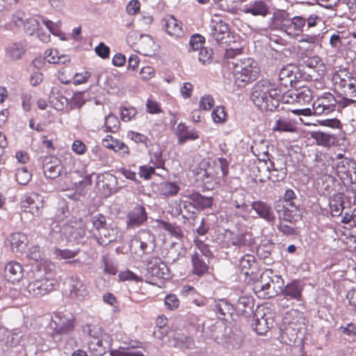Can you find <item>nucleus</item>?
<instances>
[{
	"label": "nucleus",
	"mask_w": 356,
	"mask_h": 356,
	"mask_svg": "<svg viewBox=\"0 0 356 356\" xmlns=\"http://www.w3.org/2000/svg\"><path fill=\"white\" fill-rule=\"evenodd\" d=\"M112 149L122 157H127L130 154L129 147L120 140L115 143Z\"/></svg>",
	"instance_id": "603ef678"
},
{
	"label": "nucleus",
	"mask_w": 356,
	"mask_h": 356,
	"mask_svg": "<svg viewBox=\"0 0 356 356\" xmlns=\"http://www.w3.org/2000/svg\"><path fill=\"white\" fill-rule=\"evenodd\" d=\"M150 163L153 164L154 168L165 169V160L163 158L162 152L160 151L154 152L151 156Z\"/></svg>",
	"instance_id": "de8ad7c7"
},
{
	"label": "nucleus",
	"mask_w": 356,
	"mask_h": 356,
	"mask_svg": "<svg viewBox=\"0 0 356 356\" xmlns=\"http://www.w3.org/2000/svg\"><path fill=\"white\" fill-rule=\"evenodd\" d=\"M306 24V19L302 16H295L286 21L285 31L289 35H298L302 32Z\"/></svg>",
	"instance_id": "393cba45"
},
{
	"label": "nucleus",
	"mask_w": 356,
	"mask_h": 356,
	"mask_svg": "<svg viewBox=\"0 0 356 356\" xmlns=\"http://www.w3.org/2000/svg\"><path fill=\"white\" fill-rule=\"evenodd\" d=\"M57 285V280L52 273H45L29 282L26 287L28 296L40 298L53 291Z\"/></svg>",
	"instance_id": "7ed1b4c3"
},
{
	"label": "nucleus",
	"mask_w": 356,
	"mask_h": 356,
	"mask_svg": "<svg viewBox=\"0 0 356 356\" xmlns=\"http://www.w3.org/2000/svg\"><path fill=\"white\" fill-rule=\"evenodd\" d=\"M334 90L343 96L356 97V78L346 69L339 70L332 76Z\"/></svg>",
	"instance_id": "20e7f679"
},
{
	"label": "nucleus",
	"mask_w": 356,
	"mask_h": 356,
	"mask_svg": "<svg viewBox=\"0 0 356 356\" xmlns=\"http://www.w3.org/2000/svg\"><path fill=\"white\" fill-rule=\"evenodd\" d=\"M274 273L270 269L264 270L253 286L256 296L261 299H269L276 296L277 291L273 286Z\"/></svg>",
	"instance_id": "423d86ee"
},
{
	"label": "nucleus",
	"mask_w": 356,
	"mask_h": 356,
	"mask_svg": "<svg viewBox=\"0 0 356 356\" xmlns=\"http://www.w3.org/2000/svg\"><path fill=\"white\" fill-rule=\"evenodd\" d=\"M147 270L152 277L158 279H165L168 273L166 264L162 262L159 258H156L154 264L152 262L149 263Z\"/></svg>",
	"instance_id": "c85d7f7f"
},
{
	"label": "nucleus",
	"mask_w": 356,
	"mask_h": 356,
	"mask_svg": "<svg viewBox=\"0 0 356 356\" xmlns=\"http://www.w3.org/2000/svg\"><path fill=\"white\" fill-rule=\"evenodd\" d=\"M337 100L330 92H325L313 103L314 113L317 115H327L337 108Z\"/></svg>",
	"instance_id": "6e6552de"
},
{
	"label": "nucleus",
	"mask_w": 356,
	"mask_h": 356,
	"mask_svg": "<svg viewBox=\"0 0 356 356\" xmlns=\"http://www.w3.org/2000/svg\"><path fill=\"white\" fill-rule=\"evenodd\" d=\"M119 278L121 281H134L136 282L143 281V278L140 276L136 275L129 270L120 272Z\"/></svg>",
	"instance_id": "3c124183"
},
{
	"label": "nucleus",
	"mask_w": 356,
	"mask_h": 356,
	"mask_svg": "<svg viewBox=\"0 0 356 356\" xmlns=\"http://www.w3.org/2000/svg\"><path fill=\"white\" fill-rule=\"evenodd\" d=\"M127 13L130 15H136L140 10V3L138 0L130 1L126 7Z\"/></svg>",
	"instance_id": "69168bd1"
},
{
	"label": "nucleus",
	"mask_w": 356,
	"mask_h": 356,
	"mask_svg": "<svg viewBox=\"0 0 356 356\" xmlns=\"http://www.w3.org/2000/svg\"><path fill=\"white\" fill-rule=\"evenodd\" d=\"M127 136L131 140L134 141L136 143H141L147 146V143L149 142V140L147 138V136L139 132L130 131L128 132Z\"/></svg>",
	"instance_id": "8fccbe9b"
},
{
	"label": "nucleus",
	"mask_w": 356,
	"mask_h": 356,
	"mask_svg": "<svg viewBox=\"0 0 356 356\" xmlns=\"http://www.w3.org/2000/svg\"><path fill=\"white\" fill-rule=\"evenodd\" d=\"M154 235L149 232L143 230L132 239L131 247H134L135 248L139 247V250L136 251V253L139 255L150 254L153 252L154 248Z\"/></svg>",
	"instance_id": "1a4fd4ad"
},
{
	"label": "nucleus",
	"mask_w": 356,
	"mask_h": 356,
	"mask_svg": "<svg viewBox=\"0 0 356 356\" xmlns=\"http://www.w3.org/2000/svg\"><path fill=\"white\" fill-rule=\"evenodd\" d=\"M79 252V250L72 251L68 249H56L55 254L62 259H69L75 257Z\"/></svg>",
	"instance_id": "13d9d810"
},
{
	"label": "nucleus",
	"mask_w": 356,
	"mask_h": 356,
	"mask_svg": "<svg viewBox=\"0 0 356 356\" xmlns=\"http://www.w3.org/2000/svg\"><path fill=\"white\" fill-rule=\"evenodd\" d=\"M230 243L232 245L241 247H252L254 243V240L252 236L248 234H235L232 236Z\"/></svg>",
	"instance_id": "72a5a7b5"
},
{
	"label": "nucleus",
	"mask_w": 356,
	"mask_h": 356,
	"mask_svg": "<svg viewBox=\"0 0 356 356\" xmlns=\"http://www.w3.org/2000/svg\"><path fill=\"white\" fill-rule=\"evenodd\" d=\"M86 235V229L83 227L72 228L70 232V237L74 241L79 242Z\"/></svg>",
	"instance_id": "338daca9"
},
{
	"label": "nucleus",
	"mask_w": 356,
	"mask_h": 356,
	"mask_svg": "<svg viewBox=\"0 0 356 356\" xmlns=\"http://www.w3.org/2000/svg\"><path fill=\"white\" fill-rule=\"evenodd\" d=\"M145 209L142 205L136 206L127 216V226L129 228L139 227L147 220Z\"/></svg>",
	"instance_id": "6ab92c4d"
},
{
	"label": "nucleus",
	"mask_w": 356,
	"mask_h": 356,
	"mask_svg": "<svg viewBox=\"0 0 356 356\" xmlns=\"http://www.w3.org/2000/svg\"><path fill=\"white\" fill-rule=\"evenodd\" d=\"M88 335L92 338V339L96 340L97 339H99L102 337L103 330L101 326L99 325H88Z\"/></svg>",
	"instance_id": "052dcab7"
},
{
	"label": "nucleus",
	"mask_w": 356,
	"mask_h": 356,
	"mask_svg": "<svg viewBox=\"0 0 356 356\" xmlns=\"http://www.w3.org/2000/svg\"><path fill=\"white\" fill-rule=\"evenodd\" d=\"M251 207L259 217L268 222H273L275 220V215L270 204L262 200H257L253 202Z\"/></svg>",
	"instance_id": "aec40b11"
},
{
	"label": "nucleus",
	"mask_w": 356,
	"mask_h": 356,
	"mask_svg": "<svg viewBox=\"0 0 356 356\" xmlns=\"http://www.w3.org/2000/svg\"><path fill=\"white\" fill-rule=\"evenodd\" d=\"M284 321L292 329H299L296 327L305 323L304 314L298 309H291L286 313Z\"/></svg>",
	"instance_id": "a878e982"
},
{
	"label": "nucleus",
	"mask_w": 356,
	"mask_h": 356,
	"mask_svg": "<svg viewBox=\"0 0 356 356\" xmlns=\"http://www.w3.org/2000/svg\"><path fill=\"white\" fill-rule=\"evenodd\" d=\"M213 105L214 100L209 95H204L200 99V108L202 110L209 111L213 106Z\"/></svg>",
	"instance_id": "0e129e2a"
},
{
	"label": "nucleus",
	"mask_w": 356,
	"mask_h": 356,
	"mask_svg": "<svg viewBox=\"0 0 356 356\" xmlns=\"http://www.w3.org/2000/svg\"><path fill=\"white\" fill-rule=\"evenodd\" d=\"M42 168L47 178L56 179L62 175L64 165L59 159L49 156L44 159Z\"/></svg>",
	"instance_id": "ddd939ff"
},
{
	"label": "nucleus",
	"mask_w": 356,
	"mask_h": 356,
	"mask_svg": "<svg viewBox=\"0 0 356 356\" xmlns=\"http://www.w3.org/2000/svg\"><path fill=\"white\" fill-rule=\"evenodd\" d=\"M63 56L58 55V51L56 49H48L45 51V60L49 63H58Z\"/></svg>",
	"instance_id": "4d7b16f0"
},
{
	"label": "nucleus",
	"mask_w": 356,
	"mask_h": 356,
	"mask_svg": "<svg viewBox=\"0 0 356 356\" xmlns=\"http://www.w3.org/2000/svg\"><path fill=\"white\" fill-rule=\"evenodd\" d=\"M256 266L255 257L252 254H247L244 255L240 260L239 268L241 272L245 275L252 273L250 271Z\"/></svg>",
	"instance_id": "c9c22d12"
},
{
	"label": "nucleus",
	"mask_w": 356,
	"mask_h": 356,
	"mask_svg": "<svg viewBox=\"0 0 356 356\" xmlns=\"http://www.w3.org/2000/svg\"><path fill=\"white\" fill-rule=\"evenodd\" d=\"M350 168L356 170V161L352 159L346 158L337 163L336 172L343 182H353L350 174ZM354 172H356V171H354Z\"/></svg>",
	"instance_id": "dca6fc26"
},
{
	"label": "nucleus",
	"mask_w": 356,
	"mask_h": 356,
	"mask_svg": "<svg viewBox=\"0 0 356 356\" xmlns=\"http://www.w3.org/2000/svg\"><path fill=\"white\" fill-rule=\"evenodd\" d=\"M296 76L288 67H283L279 72L277 83L268 79H261L254 86L251 95L254 104L261 111H275L282 98L290 90Z\"/></svg>",
	"instance_id": "f257e3e1"
},
{
	"label": "nucleus",
	"mask_w": 356,
	"mask_h": 356,
	"mask_svg": "<svg viewBox=\"0 0 356 356\" xmlns=\"http://www.w3.org/2000/svg\"><path fill=\"white\" fill-rule=\"evenodd\" d=\"M303 287L298 280H293L287 284L282 289V296L298 302L302 300Z\"/></svg>",
	"instance_id": "5701e85b"
},
{
	"label": "nucleus",
	"mask_w": 356,
	"mask_h": 356,
	"mask_svg": "<svg viewBox=\"0 0 356 356\" xmlns=\"http://www.w3.org/2000/svg\"><path fill=\"white\" fill-rule=\"evenodd\" d=\"M4 277L12 284L19 282L23 277L24 269L17 261H10L4 267Z\"/></svg>",
	"instance_id": "f3484780"
},
{
	"label": "nucleus",
	"mask_w": 356,
	"mask_h": 356,
	"mask_svg": "<svg viewBox=\"0 0 356 356\" xmlns=\"http://www.w3.org/2000/svg\"><path fill=\"white\" fill-rule=\"evenodd\" d=\"M195 245L198 248L202 255L210 257L212 255V252L210 250L208 245L205 244L202 241L196 238L194 239Z\"/></svg>",
	"instance_id": "e2e57ef3"
},
{
	"label": "nucleus",
	"mask_w": 356,
	"mask_h": 356,
	"mask_svg": "<svg viewBox=\"0 0 356 356\" xmlns=\"http://www.w3.org/2000/svg\"><path fill=\"white\" fill-rule=\"evenodd\" d=\"M40 23L35 17L27 19L24 23V29L26 31L32 35L35 31L39 29Z\"/></svg>",
	"instance_id": "09e8293b"
},
{
	"label": "nucleus",
	"mask_w": 356,
	"mask_h": 356,
	"mask_svg": "<svg viewBox=\"0 0 356 356\" xmlns=\"http://www.w3.org/2000/svg\"><path fill=\"white\" fill-rule=\"evenodd\" d=\"M110 343L104 346L102 339H92L88 342V349L95 356H102L104 355L109 348Z\"/></svg>",
	"instance_id": "f704fd0d"
},
{
	"label": "nucleus",
	"mask_w": 356,
	"mask_h": 356,
	"mask_svg": "<svg viewBox=\"0 0 356 356\" xmlns=\"http://www.w3.org/2000/svg\"><path fill=\"white\" fill-rule=\"evenodd\" d=\"M283 199L286 204L282 206V213H281L280 209L281 207L280 204L275 205L280 218L289 222H297L300 216L299 207L294 202L297 199L296 193L292 189H287L284 194Z\"/></svg>",
	"instance_id": "39448f33"
},
{
	"label": "nucleus",
	"mask_w": 356,
	"mask_h": 356,
	"mask_svg": "<svg viewBox=\"0 0 356 356\" xmlns=\"http://www.w3.org/2000/svg\"><path fill=\"white\" fill-rule=\"evenodd\" d=\"M273 129L277 131L293 132L295 131V127L290 120L286 118H280L276 120Z\"/></svg>",
	"instance_id": "ea45409f"
},
{
	"label": "nucleus",
	"mask_w": 356,
	"mask_h": 356,
	"mask_svg": "<svg viewBox=\"0 0 356 356\" xmlns=\"http://www.w3.org/2000/svg\"><path fill=\"white\" fill-rule=\"evenodd\" d=\"M353 97L343 96L339 100H337V107L339 108H344L348 106L356 107V100Z\"/></svg>",
	"instance_id": "774afa93"
},
{
	"label": "nucleus",
	"mask_w": 356,
	"mask_h": 356,
	"mask_svg": "<svg viewBox=\"0 0 356 356\" xmlns=\"http://www.w3.org/2000/svg\"><path fill=\"white\" fill-rule=\"evenodd\" d=\"M120 126V122L117 116L108 114L105 118L104 128L106 132H116Z\"/></svg>",
	"instance_id": "58836bf2"
},
{
	"label": "nucleus",
	"mask_w": 356,
	"mask_h": 356,
	"mask_svg": "<svg viewBox=\"0 0 356 356\" xmlns=\"http://www.w3.org/2000/svg\"><path fill=\"white\" fill-rule=\"evenodd\" d=\"M155 42L154 39L149 35H142L136 42L137 51L144 56H151L154 51Z\"/></svg>",
	"instance_id": "b1692460"
},
{
	"label": "nucleus",
	"mask_w": 356,
	"mask_h": 356,
	"mask_svg": "<svg viewBox=\"0 0 356 356\" xmlns=\"http://www.w3.org/2000/svg\"><path fill=\"white\" fill-rule=\"evenodd\" d=\"M191 262L193 266L192 273L198 277H201L209 271V264H207L202 256L197 252L194 253L191 257Z\"/></svg>",
	"instance_id": "c756f323"
},
{
	"label": "nucleus",
	"mask_w": 356,
	"mask_h": 356,
	"mask_svg": "<svg viewBox=\"0 0 356 356\" xmlns=\"http://www.w3.org/2000/svg\"><path fill=\"white\" fill-rule=\"evenodd\" d=\"M311 136L318 145L325 147L332 146L336 141L334 135L321 131H314L312 133Z\"/></svg>",
	"instance_id": "2f4dec72"
},
{
	"label": "nucleus",
	"mask_w": 356,
	"mask_h": 356,
	"mask_svg": "<svg viewBox=\"0 0 356 356\" xmlns=\"http://www.w3.org/2000/svg\"><path fill=\"white\" fill-rule=\"evenodd\" d=\"M253 307V299L249 296L240 297L236 305L237 311L241 314H245L252 312Z\"/></svg>",
	"instance_id": "e433bc0d"
},
{
	"label": "nucleus",
	"mask_w": 356,
	"mask_h": 356,
	"mask_svg": "<svg viewBox=\"0 0 356 356\" xmlns=\"http://www.w3.org/2000/svg\"><path fill=\"white\" fill-rule=\"evenodd\" d=\"M214 122L223 123L227 118V112L224 106H216L211 113Z\"/></svg>",
	"instance_id": "79ce46f5"
},
{
	"label": "nucleus",
	"mask_w": 356,
	"mask_h": 356,
	"mask_svg": "<svg viewBox=\"0 0 356 356\" xmlns=\"http://www.w3.org/2000/svg\"><path fill=\"white\" fill-rule=\"evenodd\" d=\"M232 74L235 83L243 87L255 81L260 72V68L252 58H245L232 63Z\"/></svg>",
	"instance_id": "f03ea898"
},
{
	"label": "nucleus",
	"mask_w": 356,
	"mask_h": 356,
	"mask_svg": "<svg viewBox=\"0 0 356 356\" xmlns=\"http://www.w3.org/2000/svg\"><path fill=\"white\" fill-rule=\"evenodd\" d=\"M111 355L112 356H145L140 351H131L124 348L112 350Z\"/></svg>",
	"instance_id": "680f3d73"
},
{
	"label": "nucleus",
	"mask_w": 356,
	"mask_h": 356,
	"mask_svg": "<svg viewBox=\"0 0 356 356\" xmlns=\"http://www.w3.org/2000/svg\"><path fill=\"white\" fill-rule=\"evenodd\" d=\"M138 174L141 178L148 180L152 175L155 174V168L149 165H143L139 167Z\"/></svg>",
	"instance_id": "6e6d98bb"
},
{
	"label": "nucleus",
	"mask_w": 356,
	"mask_h": 356,
	"mask_svg": "<svg viewBox=\"0 0 356 356\" xmlns=\"http://www.w3.org/2000/svg\"><path fill=\"white\" fill-rule=\"evenodd\" d=\"M181 296L184 298H188L191 300L192 302L198 307L205 305V298L204 296H200L196 289L190 285H184L181 291Z\"/></svg>",
	"instance_id": "cd10ccee"
},
{
	"label": "nucleus",
	"mask_w": 356,
	"mask_h": 356,
	"mask_svg": "<svg viewBox=\"0 0 356 356\" xmlns=\"http://www.w3.org/2000/svg\"><path fill=\"white\" fill-rule=\"evenodd\" d=\"M344 33V31H337L331 35L330 44L332 48L339 49L342 46V40L346 39Z\"/></svg>",
	"instance_id": "a18cd8bd"
},
{
	"label": "nucleus",
	"mask_w": 356,
	"mask_h": 356,
	"mask_svg": "<svg viewBox=\"0 0 356 356\" xmlns=\"http://www.w3.org/2000/svg\"><path fill=\"white\" fill-rule=\"evenodd\" d=\"M49 327L51 335L55 339L57 336L66 335L73 332L75 327V318L62 313H56L51 317Z\"/></svg>",
	"instance_id": "0eeeda50"
},
{
	"label": "nucleus",
	"mask_w": 356,
	"mask_h": 356,
	"mask_svg": "<svg viewBox=\"0 0 356 356\" xmlns=\"http://www.w3.org/2000/svg\"><path fill=\"white\" fill-rule=\"evenodd\" d=\"M156 74L155 70L153 67L147 65L140 70L139 72L140 79L143 81H148L153 78Z\"/></svg>",
	"instance_id": "bf43d9fd"
},
{
	"label": "nucleus",
	"mask_w": 356,
	"mask_h": 356,
	"mask_svg": "<svg viewBox=\"0 0 356 356\" xmlns=\"http://www.w3.org/2000/svg\"><path fill=\"white\" fill-rule=\"evenodd\" d=\"M32 175L26 168H17L15 173V179L18 184L26 185L31 179Z\"/></svg>",
	"instance_id": "a19ab883"
},
{
	"label": "nucleus",
	"mask_w": 356,
	"mask_h": 356,
	"mask_svg": "<svg viewBox=\"0 0 356 356\" xmlns=\"http://www.w3.org/2000/svg\"><path fill=\"white\" fill-rule=\"evenodd\" d=\"M165 305L169 310H175L179 308L180 301L175 294L170 293L165 296Z\"/></svg>",
	"instance_id": "49530a36"
},
{
	"label": "nucleus",
	"mask_w": 356,
	"mask_h": 356,
	"mask_svg": "<svg viewBox=\"0 0 356 356\" xmlns=\"http://www.w3.org/2000/svg\"><path fill=\"white\" fill-rule=\"evenodd\" d=\"M97 184L111 193L115 189L117 178L115 176L108 172L98 174L97 175Z\"/></svg>",
	"instance_id": "7c9ffc66"
},
{
	"label": "nucleus",
	"mask_w": 356,
	"mask_h": 356,
	"mask_svg": "<svg viewBox=\"0 0 356 356\" xmlns=\"http://www.w3.org/2000/svg\"><path fill=\"white\" fill-rule=\"evenodd\" d=\"M213 51L207 47L201 48L198 53V60L202 64L210 63L212 61Z\"/></svg>",
	"instance_id": "c03bdc74"
},
{
	"label": "nucleus",
	"mask_w": 356,
	"mask_h": 356,
	"mask_svg": "<svg viewBox=\"0 0 356 356\" xmlns=\"http://www.w3.org/2000/svg\"><path fill=\"white\" fill-rule=\"evenodd\" d=\"M241 12L254 16L265 17L269 13L268 5L261 0H252L241 8Z\"/></svg>",
	"instance_id": "a211bd4d"
},
{
	"label": "nucleus",
	"mask_w": 356,
	"mask_h": 356,
	"mask_svg": "<svg viewBox=\"0 0 356 356\" xmlns=\"http://www.w3.org/2000/svg\"><path fill=\"white\" fill-rule=\"evenodd\" d=\"M179 191L180 187L176 182L164 181L161 182L159 186V194L163 197L175 196Z\"/></svg>",
	"instance_id": "473e14b6"
},
{
	"label": "nucleus",
	"mask_w": 356,
	"mask_h": 356,
	"mask_svg": "<svg viewBox=\"0 0 356 356\" xmlns=\"http://www.w3.org/2000/svg\"><path fill=\"white\" fill-rule=\"evenodd\" d=\"M313 98V93L312 90L307 86L300 87L295 92L289 91L285 95L280 102L286 104L297 103L300 105L309 104Z\"/></svg>",
	"instance_id": "9b49d317"
},
{
	"label": "nucleus",
	"mask_w": 356,
	"mask_h": 356,
	"mask_svg": "<svg viewBox=\"0 0 356 356\" xmlns=\"http://www.w3.org/2000/svg\"><path fill=\"white\" fill-rule=\"evenodd\" d=\"M274 319L270 313L257 311L254 316L252 327L257 334L264 335L272 327Z\"/></svg>",
	"instance_id": "f8f14e48"
},
{
	"label": "nucleus",
	"mask_w": 356,
	"mask_h": 356,
	"mask_svg": "<svg viewBox=\"0 0 356 356\" xmlns=\"http://www.w3.org/2000/svg\"><path fill=\"white\" fill-rule=\"evenodd\" d=\"M264 147L265 149H264L263 151H259L257 145L254 146H252L251 149L252 152L257 156L258 160L266 163L268 161L270 160V154L268 152L267 146L264 145Z\"/></svg>",
	"instance_id": "864d4df0"
},
{
	"label": "nucleus",
	"mask_w": 356,
	"mask_h": 356,
	"mask_svg": "<svg viewBox=\"0 0 356 356\" xmlns=\"http://www.w3.org/2000/svg\"><path fill=\"white\" fill-rule=\"evenodd\" d=\"M21 208L25 212H29L34 216H40L44 207V201L41 195L37 193L25 195L20 202Z\"/></svg>",
	"instance_id": "9d476101"
},
{
	"label": "nucleus",
	"mask_w": 356,
	"mask_h": 356,
	"mask_svg": "<svg viewBox=\"0 0 356 356\" xmlns=\"http://www.w3.org/2000/svg\"><path fill=\"white\" fill-rule=\"evenodd\" d=\"M204 38L199 34H195L191 36L189 42L191 47L194 51L200 50L203 48L202 44L204 43Z\"/></svg>",
	"instance_id": "5fc2aeb1"
},
{
	"label": "nucleus",
	"mask_w": 356,
	"mask_h": 356,
	"mask_svg": "<svg viewBox=\"0 0 356 356\" xmlns=\"http://www.w3.org/2000/svg\"><path fill=\"white\" fill-rule=\"evenodd\" d=\"M7 53L12 60H16L22 57L24 53V49L21 44L15 43L8 49Z\"/></svg>",
	"instance_id": "37998d69"
},
{
	"label": "nucleus",
	"mask_w": 356,
	"mask_h": 356,
	"mask_svg": "<svg viewBox=\"0 0 356 356\" xmlns=\"http://www.w3.org/2000/svg\"><path fill=\"white\" fill-rule=\"evenodd\" d=\"M8 239L13 252L21 254L25 252L29 243L26 234L22 232H15L10 234Z\"/></svg>",
	"instance_id": "412c9836"
},
{
	"label": "nucleus",
	"mask_w": 356,
	"mask_h": 356,
	"mask_svg": "<svg viewBox=\"0 0 356 356\" xmlns=\"http://www.w3.org/2000/svg\"><path fill=\"white\" fill-rule=\"evenodd\" d=\"M65 285L72 298L82 300L88 295L86 285L76 276L68 277L65 282Z\"/></svg>",
	"instance_id": "2eb2a0df"
},
{
	"label": "nucleus",
	"mask_w": 356,
	"mask_h": 356,
	"mask_svg": "<svg viewBox=\"0 0 356 356\" xmlns=\"http://www.w3.org/2000/svg\"><path fill=\"white\" fill-rule=\"evenodd\" d=\"M166 33L175 38L181 37L184 34L182 23L172 15L166 16L163 19Z\"/></svg>",
	"instance_id": "4be33fe9"
},
{
	"label": "nucleus",
	"mask_w": 356,
	"mask_h": 356,
	"mask_svg": "<svg viewBox=\"0 0 356 356\" xmlns=\"http://www.w3.org/2000/svg\"><path fill=\"white\" fill-rule=\"evenodd\" d=\"M210 35L218 43H226L229 37V29L227 23L221 19L212 20L210 26Z\"/></svg>",
	"instance_id": "4468645a"
},
{
	"label": "nucleus",
	"mask_w": 356,
	"mask_h": 356,
	"mask_svg": "<svg viewBox=\"0 0 356 356\" xmlns=\"http://www.w3.org/2000/svg\"><path fill=\"white\" fill-rule=\"evenodd\" d=\"M186 197L191 201L194 207L202 210L206 208H210L213 201V197H205L196 192L187 195Z\"/></svg>",
	"instance_id": "bb28decb"
},
{
	"label": "nucleus",
	"mask_w": 356,
	"mask_h": 356,
	"mask_svg": "<svg viewBox=\"0 0 356 356\" xmlns=\"http://www.w3.org/2000/svg\"><path fill=\"white\" fill-rule=\"evenodd\" d=\"M341 193L335 194L330 202V207L332 216H339L344 209Z\"/></svg>",
	"instance_id": "4c0bfd02"
}]
</instances>
